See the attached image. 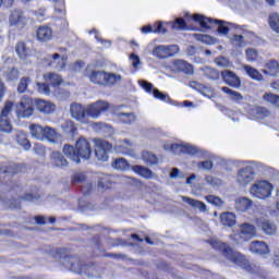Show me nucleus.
Returning a JSON list of instances; mask_svg holds the SVG:
<instances>
[{"label":"nucleus","instance_id":"nucleus-1","mask_svg":"<svg viewBox=\"0 0 279 279\" xmlns=\"http://www.w3.org/2000/svg\"><path fill=\"white\" fill-rule=\"evenodd\" d=\"M89 81L93 84H98L99 86H117L123 82V76L114 72H106L104 70H94L88 75Z\"/></svg>","mask_w":279,"mask_h":279},{"label":"nucleus","instance_id":"nucleus-2","mask_svg":"<svg viewBox=\"0 0 279 279\" xmlns=\"http://www.w3.org/2000/svg\"><path fill=\"white\" fill-rule=\"evenodd\" d=\"M208 243L214 250H220L223 256H226L228 260H231V263H234V265H242L245 260V257H243L241 253L232 251L230 246L217 239H211Z\"/></svg>","mask_w":279,"mask_h":279},{"label":"nucleus","instance_id":"nucleus-3","mask_svg":"<svg viewBox=\"0 0 279 279\" xmlns=\"http://www.w3.org/2000/svg\"><path fill=\"white\" fill-rule=\"evenodd\" d=\"M163 149H170L172 154H189L190 156H197L198 158H208V151L191 144H172L171 146H163Z\"/></svg>","mask_w":279,"mask_h":279},{"label":"nucleus","instance_id":"nucleus-4","mask_svg":"<svg viewBox=\"0 0 279 279\" xmlns=\"http://www.w3.org/2000/svg\"><path fill=\"white\" fill-rule=\"evenodd\" d=\"M274 193V185L269 181H256L251 185L250 194L257 199H267Z\"/></svg>","mask_w":279,"mask_h":279},{"label":"nucleus","instance_id":"nucleus-5","mask_svg":"<svg viewBox=\"0 0 279 279\" xmlns=\"http://www.w3.org/2000/svg\"><path fill=\"white\" fill-rule=\"evenodd\" d=\"M254 236H256V227L244 222L240 225V232L232 235L231 239L235 241L236 245H240V243H245L250 239H254Z\"/></svg>","mask_w":279,"mask_h":279},{"label":"nucleus","instance_id":"nucleus-6","mask_svg":"<svg viewBox=\"0 0 279 279\" xmlns=\"http://www.w3.org/2000/svg\"><path fill=\"white\" fill-rule=\"evenodd\" d=\"M151 53L155 56V58H158V60H167V58H173V56L180 53V46L179 45H159L156 46Z\"/></svg>","mask_w":279,"mask_h":279},{"label":"nucleus","instance_id":"nucleus-7","mask_svg":"<svg viewBox=\"0 0 279 279\" xmlns=\"http://www.w3.org/2000/svg\"><path fill=\"white\" fill-rule=\"evenodd\" d=\"M94 145L97 160L106 162L108 160V153L112 149V144L106 140L96 138L94 140Z\"/></svg>","mask_w":279,"mask_h":279},{"label":"nucleus","instance_id":"nucleus-8","mask_svg":"<svg viewBox=\"0 0 279 279\" xmlns=\"http://www.w3.org/2000/svg\"><path fill=\"white\" fill-rule=\"evenodd\" d=\"M70 117L77 121L78 123H88V114L86 113V106L73 102L70 105Z\"/></svg>","mask_w":279,"mask_h":279},{"label":"nucleus","instance_id":"nucleus-9","mask_svg":"<svg viewBox=\"0 0 279 279\" xmlns=\"http://www.w3.org/2000/svg\"><path fill=\"white\" fill-rule=\"evenodd\" d=\"M87 119L90 117L92 119H99L101 112H106L110 108V104L105 100H98L94 104L85 106Z\"/></svg>","mask_w":279,"mask_h":279},{"label":"nucleus","instance_id":"nucleus-10","mask_svg":"<svg viewBox=\"0 0 279 279\" xmlns=\"http://www.w3.org/2000/svg\"><path fill=\"white\" fill-rule=\"evenodd\" d=\"M9 25L13 29H25L27 27V17L22 10H14L11 12L9 17Z\"/></svg>","mask_w":279,"mask_h":279},{"label":"nucleus","instance_id":"nucleus-11","mask_svg":"<svg viewBox=\"0 0 279 279\" xmlns=\"http://www.w3.org/2000/svg\"><path fill=\"white\" fill-rule=\"evenodd\" d=\"M165 25H171L172 29H189L184 19L179 17L174 22H170V23L157 22L155 24L154 34H167V28L165 27Z\"/></svg>","mask_w":279,"mask_h":279},{"label":"nucleus","instance_id":"nucleus-12","mask_svg":"<svg viewBox=\"0 0 279 279\" xmlns=\"http://www.w3.org/2000/svg\"><path fill=\"white\" fill-rule=\"evenodd\" d=\"M76 154L78 155V159L89 160L93 154V148H90V143L86 141L84 137H80L75 144Z\"/></svg>","mask_w":279,"mask_h":279},{"label":"nucleus","instance_id":"nucleus-13","mask_svg":"<svg viewBox=\"0 0 279 279\" xmlns=\"http://www.w3.org/2000/svg\"><path fill=\"white\" fill-rule=\"evenodd\" d=\"M113 149L118 154H123L124 156H131L132 158L136 157V153L132 148L130 140H118L113 146Z\"/></svg>","mask_w":279,"mask_h":279},{"label":"nucleus","instance_id":"nucleus-14","mask_svg":"<svg viewBox=\"0 0 279 279\" xmlns=\"http://www.w3.org/2000/svg\"><path fill=\"white\" fill-rule=\"evenodd\" d=\"M221 77L227 86H230L231 88H241V78L236 73L230 70H225L221 72Z\"/></svg>","mask_w":279,"mask_h":279},{"label":"nucleus","instance_id":"nucleus-15","mask_svg":"<svg viewBox=\"0 0 279 279\" xmlns=\"http://www.w3.org/2000/svg\"><path fill=\"white\" fill-rule=\"evenodd\" d=\"M16 114L20 119H27L34 114L32 99H25L19 104Z\"/></svg>","mask_w":279,"mask_h":279},{"label":"nucleus","instance_id":"nucleus-16","mask_svg":"<svg viewBox=\"0 0 279 279\" xmlns=\"http://www.w3.org/2000/svg\"><path fill=\"white\" fill-rule=\"evenodd\" d=\"M254 180V169L245 167L238 172L236 182L240 186H247Z\"/></svg>","mask_w":279,"mask_h":279},{"label":"nucleus","instance_id":"nucleus-17","mask_svg":"<svg viewBox=\"0 0 279 279\" xmlns=\"http://www.w3.org/2000/svg\"><path fill=\"white\" fill-rule=\"evenodd\" d=\"M66 60H68L66 56L60 54V53H53L51 56V59L48 65L54 69V71H62V69L66 66Z\"/></svg>","mask_w":279,"mask_h":279},{"label":"nucleus","instance_id":"nucleus-18","mask_svg":"<svg viewBox=\"0 0 279 279\" xmlns=\"http://www.w3.org/2000/svg\"><path fill=\"white\" fill-rule=\"evenodd\" d=\"M214 23L218 25V33L222 34V36H228L231 28L240 29L241 32H243V26H239L230 22L214 20Z\"/></svg>","mask_w":279,"mask_h":279},{"label":"nucleus","instance_id":"nucleus-19","mask_svg":"<svg viewBox=\"0 0 279 279\" xmlns=\"http://www.w3.org/2000/svg\"><path fill=\"white\" fill-rule=\"evenodd\" d=\"M35 106L43 114H51V112H56V105L51 101L36 99Z\"/></svg>","mask_w":279,"mask_h":279},{"label":"nucleus","instance_id":"nucleus-20","mask_svg":"<svg viewBox=\"0 0 279 279\" xmlns=\"http://www.w3.org/2000/svg\"><path fill=\"white\" fill-rule=\"evenodd\" d=\"M243 34H245V28L242 27V31L235 29V34L229 38L230 44L235 49H241L245 47V37L243 36Z\"/></svg>","mask_w":279,"mask_h":279},{"label":"nucleus","instance_id":"nucleus-21","mask_svg":"<svg viewBox=\"0 0 279 279\" xmlns=\"http://www.w3.org/2000/svg\"><path fill=\"white\" fill-rule=\"evenodd\" d=\"M50 161L52 167H57L58 169H63V167H69V161L61 155L60 151H53L50 155Z\"/></svg>","mask_w":279,"mask_h":279},{"label":"nucleus","instance_id":"nucleus-22","mask_svg":"<svg viewBox=\"0 0 279 279\" xmlns=\"http://www.w3.org/2000/svg\"><path fill=\"white\" fill-rule=\"evenodd\" d=\"M63 265L68 267L70 271H74V274H82V264L78 257H65Z\"/></svg>","mask_w":279,"mask_h":279},{"label":"nucleus","instance_id":"nucleus-23","mask_svg":"<svg viewBox=\"0 0 279 279\" xmlns=\"http://www.w3.org/2000/svg\"><path fill=\"white\" fill-rule=\"evenodd\" d=\"M53 38V29L50 26H39L37 29V39L40 43H47Z\"/></svg>","mask_w":279,"mask_h":279},{"label":"nucleus","instance_id":"nucleus-24","mask_svg":"<svg viewBox=\"0 0 279 279\" xmlns=\"http://www.w3.org/2000/svg\"><path fill=\"white\" fill-rule=\"evenodd\" d=\"M132 171L141 178H144V180H153V178H156V173L145 166H133Z\"/></svg>","mask_w":279,"mask_h":279},{"label":"nucleus","instance_id":"nucleus-25","mask_svg":"<svg viewBox=\"0 0 279 279\" xmlns=\"http://www.w3.org/2000/svg\"><path fill=\"white\" fill-rule=\"evenodd\" d=\"M250 250L251 252H253V254H259L260 256L269 254V246L263 241L252 242L250 245Z\"/></svg>","mask_w":279,"mask_h":279},{"label":"nucleus","instance_id":"nucleus-26","mask_svg":"<svg viewBox=\"0 0 279 279\" xmlns=\"http://www.w3.org/2000/svg\"><path fill=\"white\" fill-rule=\"evenodd\" d=\"M174 71H179L181 73H186L187 75H192L193 73V65L184 60H174L172 62Z\"/></svg>","mask_w":279,"mask_h":279},{"label":"nucleus","instance_id":"nucleus-27","mask_svg":"<svg viewBox=\"0 0 279 279\" xmlns=\"http://www.w3.org/2000/svg\"><path fill=\"white\" fill-rule=\"evenodd\" d=\"M248 114L253 119H265L266 117H269L270 112L265 107H250Z\"/></svg>","mask_w":279,"mask_h":279},{"label":"nucleus","instance_id":"nucleus-28","mask_svg":"<svg viewBox=\"0 0 279 279\" xmlns=\"http://www.w3.org/2000/svg\"><path fill=\"white\" fill-rule=\"evenodd\" d=\"M62 151L66 158L71 159L76 165H80V155L77 154V149L74 148L71 144H65L62 148Z\"/></svg>","mask_w":279,"mask_h":279},{"label":"nucleus","instance_id":"nucleus-29","mask_svg":"<svg viewBox=\"0 0 279 279\" xmlns=\"http://www.w3.org/2000/svg\"><path fill=\"white\" fill-rule=\"evenodd\" d=\"M220 222L227 228H234L236 226V215L234 213L226 211L220 215Z\"/></svg>","mask_w":279,"mask_h":279},{"label":"nucleus","instance_id":"nucleus-30","mask_svg":"<svg viewBox=\"0 0 279 279\" xmlns=\"http://www.w3.org/2000/svg\"><path fill=\"white\" fill-rule=\"evenodd\" d=\"M116 117L120 123L132 125L136 121V113L134 112H116Z\"/></svg>","mask_w":279,"mask_h":279},{"label":"nucleus","instance_id":"nucleus-31","mask_svg":"<svg viewBox=\"0 0 279 279\" xmlns=\"http://www.w3.org/2000/svg\"><path fill=\"white\" fill-rule=\"evenodd\" d=\"M15 51L21 60H27V58L32 56V49H29L23 41L16 44Z\"/></svg>","mask_w":279,"mask_h":279},{"label":"nucleus","instance_id":"nucleus-32","mask_svg":"<svg viewBox=\"0 0 279 279\" xmlns=\"http://www.w3.org/2000/svg\"><path fill=\"white\" fill-rule=\"evenodd\" d=\"M252 199L247 197H241L235 201V208L236 210H240V213H247L250 208L253 206Z\"/></svg>","mask_w":279,"mask_h":279},{"label":"nucleus","instance_id":"nucleus-33","mask_svg":"<svg viewBox=\"0 0 279 279\" xmlns=\"http://www.w3.org/2000/svg\"><path fill=\"white\" fill-rule=\"evenodd\" d=\"M31 136L37 141H45V128L38 124L29 125Z\"/></svg>","mask_w":279,"mask_h":279},{"label":"nucleus","instance_id":"nucleus-34","mask_svg":"<svg viewBox=\"0 0 279 279\" xmlns=\"http://www.w3.org/2000/svg\"><path fill=\"white\" fill-rule=\"evenodd\" d=\"M182 201L185 202V204L192 206V208H197L198 210H201V213H206V210H208V208L202 201H196L189 196H182Z\"/></svg>","mask_w":279,"mask_h":279},{"label":"nucleus","instance_id":"nucleus-35","mask_svg":"<svg viewBox=\"0 0 279 279\" xmlns=\"http://www.w3.org/2000/svg\"><path fill=\"white\" fill-rule=\"evenodd\" d=\"M260 227L263 232L269 236H274V234L278 232V227H276V223L271 222V220H264Z\"/></svg>","mask_w":279,"mask_h":279},{"label":"nucleus","instance_id":"nucleus-36","mask_svg":"<svg viewBox=\"0 0 279 279\" xmlns=\"http://www.w3.org/2000/svg\"><path fill=\"white\" fill-rule=\"evenodd\" d=\"M45 82H48L51 84V86H60L62 84V76L54 72H49L47 74H44Z\"/></svg>","mask_w":279,"mask_h":279},{"label":"nucleus","instance_id":"nucleus-37","mask_svg":"<svg viewBox=\"0 0 279 279\" xmlns=\"http://www.w3.org/2000/svg\"><path fill=\"white\" fill-rule=\"evenodd\" d=\"M221 90L229 96V99H231V101H235V104H240V101H243V95L241 93L229 87H221Z\"/></svg>","mask_w":279,"mask_h":279},{"label":"nucleus","instance_id":"nucleus-38","mask_svg":"<svg viewBox=\"0 0 279 279\" xmlns=\"http://www.w3.org/2000/svg\"><path fill=\"white\" fill-rule=\"evenodd\" d=\"M0 132H4V134H12V122L7 116H0Z\"/></svg>","mask_w":279,"mask_h":279},{"label":"nucleus","instance_id":"nucleus-39","mask_svg":"<svg viewBox=\"0 0 279 279\" xmlns=\"http://www.w3.org/2000/svg\"><path fill=\"white\" fill-rule=\"evenodd\" d=\"M111 167L117 169V171H128V169H130V162H128V159L121 157L114 159V161L111 163Z\"/></svg>","mask_w":279,"mask_h":279},{"label":"nucleus","instance_id":"nucleus-40","mask_svg":"<svg viewBox=\"0 0 279 279\" xmlns=\"http://www.w3.org/2000/svg\"><path fill=\"white\" fill-rule=\"evenodd\" d=\"M44 141H49V143H56L58 141V132L51 126L44 128Z\"/></svg>","mask_w":279,"mask_h":279},{"label":"nucleus","instance_id":"nucleus-41","mask_svg":"<svg viewBox=\"0 0 279 279\" xmlns=\"http://www.w3.org/2000/svg\"><path fill=\"white\" fill-rule=\"evenodd\" d=\"M192 19L196 23H199L201 27H204L205 29H210V23H213V19L205 17L204 15H201V14H194Z\"/></svg>","mask_w":279,"mask_h":279},{"label":"nucleus","instance_id":"nucleus-42","mask_svg":"<svg viewBox=\"0 0 279 279\" xmlns=\"http://www.w3.org/2000/svg\"><path fill=\"white\" fill-rule=\"evenodd\" d=\"M142 160L148 166L154 167L158 162V157L154 155V153H149L147 150L142 153Z\"/></svg>","mask_w":279,"mask_h":279},{"label":"nucleus","instance_id":"nucleus-43","mask_svg":"<svg viewBox=\"0 0 279 279\" xmlns=\"http://www.w3.org/2000/svg\"><path fill=\"white\" fill-rule=\"evenodd\" d=\"M16 143H17V145H21V147H23V149H25V151H28V149L32 148V144L27 140V135H25V133H22V132L17 133Z\"/></svg>","mask_w":279,"mask_h":279},{"label":"nucleus","instance_id":"nucleus-44","mask_svg":"<svg viewBox=\"0 0 279 279\" xmlns=\"http://www.w3.org/2000/svg\"><path fill=\"white\" fill-rule=\"evenodd\" d=\"M244 71L247 73L248 77H252V80H256L257 82H260L263 80V74L258 72V70L254 69L251 65H243Z\"/></svg>","mask_w":279,"mask_h":279},{"label":"nucleus","instance_id":"nucleus-45","mask_svg":"<svg viewBox=\"0 0 279 279\" xmlns=\"http://www.w3.org/2000/svg\"><path fill=\"white\" fill-rule=\"evenodd\" d=\"M1 173H4V175H14L21 171L19 166L16 163H9L8 166H4L1 168Z\"/></svg>","mask_w":279,"mask_h":279},{"label":"nucleus","instance_id":"nucleus-46","mask_svg":"<svg viewBox=\"0 0 279 279\" xmlns=\"http://www.w3.org/2000/svg\"><path fill=\"white\" fill-rule=\"evenodd\" d=\"M268 23L274 32L279 34V14L272 13L269 15Z\"/></svg>","mask_w":279,"mask_h":279},{"label":"nucleus","instance_id":"nucleus-47","mask_svg":"<svg viewBox=\"0 0 279 279\" xmlns=\"http://www.w3.org/2000/svg\"><path fill=\"white\" fill-rule=\"evenodd\" d=\"M13 108H14V102L11 100H7L0 111V116L10 118V114H12Z\"/></svg>","mask_w":279,"mask_h":279},{"label":"nucleus","instance_id":"nucleus-48","mask_svg":"<svg viewBox=\"0 0 279 279\" xmlns=\"http://www.w3.org/2000/svg\"><path fill=\"white\" fill-rule=\"evenodd\" d=\"M266 69L270 75H278L279 73V63L276 60H270L266 63Z\"/></svg>","mask_w":279,"mask_h":279},{"label":"nucleus","instance_id":"nucleus-49","mask_svg":"<svg viewBox=\"0 0 279 279\" xmlns=\"http://www.w3.org/2000/svg\"><path fill=\"white\" fill-rule=\"evenodd\" d=\"M213 167H215V165L213 163V160H205V161L196 162V168L199 171H213Z\"/></svg>","mask_w":279,"mask_h":279},{"label":"nucleus","instance_id":"nucleus-50","mask_svg":"<svg viewBox=\"0 0 279 279\" xmlns=\"http://www.w3.org/2000/svg\"><path fill=\"white\" fill-rule=\"evenodd\" d=\"M205 199L208 202V204H211V206H216L217 208H221V206L225 204L223 199L215 195H208L205 197Z\"/></svg>","mask_w":279,"mask_h":279},{"label":"nucleus","instance_id":"nucleus-51","mask_svg":"<svg viewBox=\"0 0 279 279\" xmlns=\"http://www.w3.org/2000/svg\"><path fill=\"white\" fill-rule=\"evenodd\" d=\"M194 38L205 45H213V43H215V39L210 37V35L194 34Z\"/></svg>","mask_w":279,"mask_h":279},{"label":"nucleus","instance_id":"nucleus-52","mask_svg":"<svg viewBox=\"0 0 279 279\" xmlns=\"http://www.w3.org/2000/svg\"><path fill=\"white\" fill-rule=\"evenodd\" d=\"M191 88H194L195 90H198L202 95L208 96V87L202 85L201 83H197L195 81L190 83Z\"/></svg>","mask_w":279,"mask_h":279},{"label":"nucleus","instance_id":"nucleus-53","mask_svg":"<svg viewBox=\"0 0 279 279\" xmlns=\"http://www.w3.org/2000/svg\"><path fill=\"white\" fill-rule=\"evenodd\" d=\"M204 74L206 77H209V80H218L219 78V72L213 68L205 66L203 69Z\"/></svg>","mask_w":279,"mask_h":279},{"label":"nucleus","instance_id":"nucleus-54","mask_svg":"<svg viewBox=\"0 0 279 279\" xmlns=\"http://www.w3.org/2000/svg\"><path fill=\"white\" fill-rule=\"evenodd\" d=\"M19 75H20L19 70H16V69H14V68L9 69V70L5 72V74H4L5 78H7L9 82H14V81L19 80Z\"/></svg>","mask_w":279,"mask_h":279},{"label":"nucleus","instance_id":"nucleus-55","mask_svg":"<svg viewBox=\"0 0 279 279\" xmlns=\"http://www.w3.org/2000/svg\"><path fill=\"white\" fill-rule=\"evenodd\" d=\"M205 182L209 184V186H221V184H223V181H221V179L213 175L205 177Z\"/></svg>","mask_w":279,"mask_h":279},{"label":"nucleus","instance_id":"nucleus-56","mask_svg":"<svg viewBox=\"0 0 279 279\" xmlns=\"http://www.w3.org/2000/svg\"><path fill=\"white\" fill-rule=\"evenodd\" d=\"M246 53V60L248 62H255V60H258V52L253 48H247L245 50Z\"/></svg>","mask_w":279,"mask_h":279},{"label":"nucleus","instance_id":"nucleus-57","mask_svg":"<svg viewBox=\"0 0 279 279\" xmlns=\"http://www.w3.org/2000/svg\"><path fill=\"white\" fill-rule=\"evenodd\" d=\"M112 183L108 177H105L98 181V187H100L101 191H106V189H110Z\"/></svg>","mask_w":279,"mask_h":279},{"label":"nucleus","instance_id":"nucleus-58","mask_svg":"<svg viewBox=\"0 0 279 279\" xmlns=\"http://www.w3.org/2000/svg\"><path fill=\"white\" fill-rule=\"evenodd\" d=\"M84 66H86V63H84V61L78 60L70 65V70L73 71V73H80V71H82Z\"/></svg>","mask_w":279,"mask_h":279},{"label":"nucleus","instance_id":"nucleus-59","mask_svg":"<svg viewBox=\"0 0 279 279\" xmlns=\"http://www.w3.org/2000/svg\"><path fill=\"white\" fill-rule=\"evenodd\" d=\"M28 82H32V78L29 77H23L21 81H20V84L17 86V90L19 93H25V90H27V84Z\"/></svg>","mask_w":279,"mask_h":279},{"label":"nucleus","instance_id":"nucleus-60","mask_svg":"<svg viewBox=\"0 0 279 279\" xmlns=\"http://www.w3.org/2000/svg\"><path fill=\"white\" fill-rule=\"evenodd\" d=\"M215 62L217 66H221L222 69H228V66H230V61L226 57H218Z\"/></svg>","mask_w":279,"mask_h":279},{"label":"nucleus","instance_id":"nucleus-61","mask_svg":"<svg viewBox=\"0 0 279 279\" xmlns=\"http://www.w3.org/2000/svg\"><path fill=\"white\" fill-rule=\"evenodd\" d=\"M276 97H278V95L272 94V93H265L263 95L264 101H267V104H271L272 106L276 102Z\"/></svg>","mask_w":279,"mask_h":279},{"label":"nucleus","instance_id":"nucleus-62","mask_svg":"<svg viewBox=\"0 0 279 279\" xmlns=\"http://www.w3.org/2000/svg\"><path fill=\"white\" fill-rule=\"evenodd\" d=\"M36 86H37L38 93H40L41 95H49L50 93L49 85L45 83H37Z\"/></svg>","mask_w":279,"mask_h":279},{"label":"nucleus","instance_id":"nucleus-63","mask_svg":"<svg viewBox=\"0 0 279 279\" xmlns=\"http://www.w3.org/2000/svg\"><path fill=\"white\" fill-rule=\"evenodd\" d=\"M138 84L146 93H151V88H154V85L146 81H140Z\"/></svg>","mask_w":279,"mask_h":279},{"label":"nucleus","instance_id":"nucleus-64","mask_svg":"<svg viewBox=\"0 0 279 279\" xmlns=\"http://www.w3.org/2000/svg\"><path fill=\"white\" fill-rule=\"evenodd\" d=\"M130 60L134 69H138V66H141V58H138V56L131 54Z\"/></svg>","mask_w":279,"mask_h":279}]
</instances>
